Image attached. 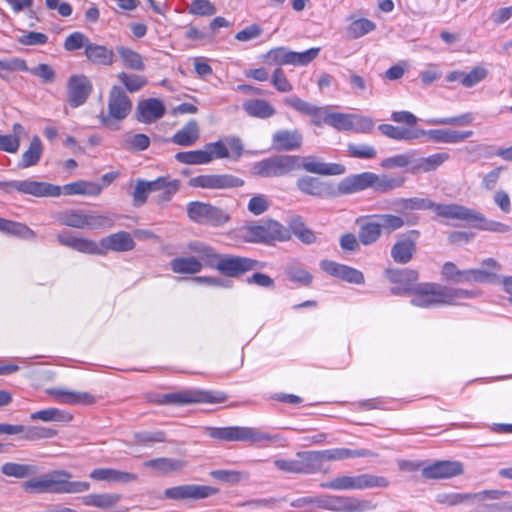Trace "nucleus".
Listing matches in <instances>:
<instances>
[{"label":"nucleus","mask_w":512,"mask_h":512,"mask_svg":"<svg viewBox=\"0 0 512 512\" xmlns=\"http://www.w3.org/2000/svg\"><path fill=\"white\" fill-rule=\"evenodd\" d=\"M187 247L190 252L200 256L205 266L217 269L226 277L239 278L247 272L264 267V263L252 258L218 254L214 248L200 241H192Z\"/></svg>","instance_id":"f257e3e1"},{"label":"nucleus","mask_w":512,"mask_h":512,"mask_svg":"<svg viewBox=\"0 0 512 512\" xmlns=\"http://www.w3.org/2000/svg\"><path fill=\"white\" fill-rule=\"evenodd\" d=\"M27 492L52 494H78L87 492L90 483L73 481L72 474L64 469L53 470L23 483Z\"/></svg>","instance_id":"f03ea898"},{"label":"nucleus","mask_w":512,"mask_h":512,"mask_svg":"<svg viewBox=\"0 0 512 512\" xmlns=\"http://www.w3.org/2000/svg\"><path fill=\"white\" fill-rule=\"evenodd\" d=\"M411 303L414 306L429 308L439 305H456L461 299L472 298L475 293L443 286L437 283H419L412 290Z\"/></svg>","instance_id":"7ed1b4c3"},{"label":"nucleus","mask_w":512,"mask_h":512,"mask_svg":"<svg viewBox=\"0 0 512 512\" xmlns=\"http://www.w3.org/2000/svg\"><path fill=\"white\" fill-rule=\"evenodd\" d=\"M242 236L247 242L270 244L290 239V231L279 222L267 219L257 224L242 227Z\"/></svg>","instance_id":"20e7f679"},{"label":"nucleus","mask_w":512,"mask_h":512,"mask_svg":"<svg viewBox=\"0 0 512 512\" xmlns=\"http://www.w3.org/2000/svg\"><path fill=\"white\" fill-rule=\"evenodd\" d=\"M301 156L280 154L264 158L252 166V173L262 178L283 177L300 169Z\"/></svg>","instance_id":"39448f33"},{"label":"nucleus","mask_w":512,"mask_h":512,"mask_svg":"<svg viewBox=\"0 0 512 512\" xmlns=\"http://www.w3.org/2000/svg\"><path fill=\"white\" fill-rule=\"evenodd\" d=\"M320 486L324 489H331L336 491L365 490L373 488H386L389 486V481L383 476L364 473L354 476H338L331 479L330 481L321 483Z\"/></svg>","instance_id":"423d86ee"},{"label":"nucleus","mask_w":512,"mask_h":512,"mask_svg":"<svg viewBox=\"0 0 512 512\" xmlns=\"http://www.w3.org/2000/svg\"><path fill=\"white\" fill-rule=\"evenodd\" d=\"M58 221L61 225L77 228V229H101L111 228L113 219L108 215L98 214L95 212L84 213L79 210H68L58 215Z\"/></svg>","instance_id":"0eeeda50"},{"label":"nucleus","mask_w":512,"mask_h":512,"mask_svg":"<svg viewBox=\"0 0 512 512\" xmlns=\"http://www.w3.org/2000/svg\"><path fill=\"white\" fill-rule=\"evenodd\" d=\"M187 215L195 223L213 227L222 226L230 220L229 214L222 208L200 201L187 204Z\"/></svg>","instance_id":"6e6552de"},{"label":"nucleus","mask_w":512,"mask_h":512,"mask_svg":"<svg viewBox=\"0 0 512 512\" xmlns=\"http://www.w3.org/2000/svg\"><path fill=\"white\" fill-rule=\"evenodd\" d=\"M0 190L7 194L17 191L34 197H57L61 194L60 186L31 179L0 181Z\"/></svg>","instance_id":"1a4fd4ad"},{"label":"nucleus","mask_w":512,"mask_h":512,"mask_svg":"<svg viewBox=\"0 0 512 512\" xmlns=\"http://www.w3.org/2000/svg\"><path fill=\"white\" fill-rule=\"evenodd\" d=\"M320 48H310L303 52H294L286 47H277L269 50L264 56V60L273 65L284 66H306L319 55Z\"/></svg>","instance_id":"9d476101"},{"label":"nucleus","mask_w":512,"mask_h":512,"mask_svg":"<svg viewBox=\"0 0 512 512\" xmlns=\"http://www.w3.org/2000/svg\"><path fill=\"white\" fill-rule=\"evenodd\" d=\"M374 508L375 505L371 501L354 496H320V509L335 512H364Z\"/></svg>","instance_id":"9b49d317"},{"label":"nucleus","mask_w":512,"mask_h":512,"mask_svg":"<svg viewBox=\"0 0 512 512\" xmlns=\"http://www.w3.org/2000/svg\"><path fill=\"white\" fill-rule=\"evenodd\" d=\"M164 402L169 404L222 403L227 399L220 391L188 389L164 395Z\"/></svg>","instance_id":"f8f14e48"},{"label":"nucleus","mask_w":512,"mask_h":512,"mask_svg":"<svg viewBox=\"0 0 512 512\" xmlns=\"http://www.w3.org/2000/svg\"><path fill=\"white\" fill-rule=\"evenodd\" d=\"M244 183L243 179L232 174H202L190 178L188 186L207 190H226L242 187Z\"/></svg>","instance_id":"ddd939ff"},{"label":"nucleus","mask_w":512,"mask_h":512,"mask_svg":"<svg viewBox=\"0 0 512 512\" xmlns=\"http://www.w3.org/2000/svg\"><path fill=\"white\" fill-rule=\"evenodd\" d=\"M244 151L242 140L237 136H228L216 142L207 143L205 152L211 157V162L215 159L230 158L238 160Z\"/></svg>","instance_id":"4468645a"},{"label":"nucleus","mask_w":512,"mask_h":512,"mask_svg":"<svg viewBox=\"0 0 512 512\" xmlns=\"http://www.w3.org/2000/svg\"><path fill=\"white\" fill-rule=\"evenodd\" d=\"M219 492L217 488L207 485L185 484L164 490V497L170 500H198L216 495Z\"/></svg>","instance_id":"2eb2a0df"},{"label":"nucleus","mask_w":512,"mask_h":512,"mask_svg":"<svg viewBox=\"0 0 512 512\" xmlns=\"http://www.w3.org/2000/svg\"><path fill=\"white\" fill-rule=\"evenodd\" d=\"M132 110V102L126 92L119 86H113L108 97L107 117L102 118V123L106 124L109 118L115 120H124Z\"/></svg>","instance_id":"dca6fc26"},{"label":"nucleus","mask_w":512,"mask_h":512,"mask_svg":"<svg viewBox=\"0 0 512 512\" xmlns=\"http://www.w3.org/2000/svg\"><path fill=\"white\" fill-rule=\"evenodd\" d=\"M93 89L90 79L83 74L69 77L67 82L68 102L71 107H79L88 99Z\"/></svg>","instance_id":"f3484780"},{"label":"nucleus","mask_w":512,"mask_h":512,"mask_svg":"<svg viewBox=\"0 0 512 512\" xmlns=\"http://www.w3.org/2000/svg\"><path fill=\"white\" fill-rule=\"evenodd\" d=\"M56 402L67 405L90 406L96 403V397L88 392L74 391L66 388L54 387L46 390Z\"/></svg>","instance_id":"a211bd4d"},{"label":"nucleus","mask_w":512,"mask_h":512,"mask_svg":"<svg viewBox=\"0 0 512 512\" xmlns=\"http://www.w3.org/2000/svg\"><path fill=\"white\" fill-rule=\"evenodd\" d=\"M283 440L280 434L270 433L262 428L240 426L239 441L250 442L259 447H269Z\"/></svg>","instance_id":"6ab92c4d"},{"label":"nucleus","mask_w":512,"mask_h":512,"mask_svg":"<svg viewBox=\"0 0 512 512\" xmlns=\"http://www.w3.org/2000/svg\"><path fill=\"white\" fill-rule=\"evenodd\" d=\"M57 240L61 245L72 248L81 253L104 255V249L101 248V241L97 243L87 238L76 237L67 231L59 233L57 235Z\"/></svg>","instance_id":"aec40b11"},{"label":"nucleus","mask_w":512,"mask_h":512,"mask_svg":"<svg viewBox=\"0 0 512 512\" xmlns=\"http://www.w3.org/2000/svg\"><path fill=\"white\" fill-rule=\"evenodd\" d=\"M386 277L390 282L399 284L400 286L393 287L391 293L394 295H401L411 293L414 288V283L418 280V272L412 269H388L386 270Z\"/></svg>","instance_id":"412c9836"},{"label":"nucleus","mask_w":512,"mask_h":512,"mask_svg":"<svg viewBox=\"0 0 512 512\" xmlns=\"http://www.w3.org/2000/svg\"><path fill=\"white\" fill-rule=\"evenodd\" d=\"M463 473V465L459 461H436L422 469L425 479H447Z\"/></svg>","instance_id":"4be33fe9"},{"label":"nucleus","mask_w":512,"mask_h":512,"mask_svg":"<svg viewBox=\"0 0 512 512\" xmlns=\"http://www.w3.org/2000/svg\"><path fill=\"white\" fill-rule=\"evenodd\" d=\"M320 267L327 274L337 277L349 283L363 284L364 275L361 271L330 260H323Z\"/></svg>","instance_id":"5701e85b"},{"label":"nucleus","mask_w":512,"mask_h":512,"mask_svg":"<svg viewBox=\"0 0 512 512\" xmlns=\"http://www.w3.org/2000/svg\"><path fill=\"white\" fill-rule=\"evenodd\" d=\"M430 210H433L439 217L446 219H456L471 222V219H479L476 210L467 208L459 204H437L432 201Z\"/></svg>","instance_id":"b1692460"},{"label":"nucleus","mask_w":512,"mask_h":512,"mask_svg":"<svg viewBox=\"0 0 512 512\" xmlns=\"http://www.w3.org/2000/svg\"><path fill=\"white\" fill-rule=\"evenodd\" d=\"M166 108L163 102L157 98H149L140 101L136 107V117L139 122L150 124L165 115Z\"/></svg>","instance_id":"393cba45"},{"label":"nucleus","mask_w":512,"mask_h":512,"mask_svg":"<svg viewBox=\"0 0 512 512\" xmlns=\"http://www.w3.org/2000/svg\"><path fill=\"white\" fill-rule=\"evenodd\" d=\"M375 179L373 172H363L360 174L350 175L341 180L338 185L340 194L348 195L372 188Z\"/></svg>","instance_id":"a878e982"},{"label":"nucleus","mask_w":512,"mask_h":512,"mask_svg":"<svg viewBox=\"0 0 512 512\" xmlns=\"http://www.w3.org/2000/svg\"><path fill=\"white\" fill-rule=\"evenodd\" d=\"M89 477L95 481H105L108 483L126 484L137 480L135 473L121 471L113 468H96L92 470Z\"/></svg>","instance_id":"bb28decb"},{"label":"nucleus","mask_w":512,"mask_h":512,"mask_svg":"<svg viewBox=\"0 0 512 512\" xmlns=\"http://www.w3.org/2000/svg\"><path fill=\"white\" fill-rule=\"evenodd\" d=\"M302 135L297 130H279L273 134L272 146L277 151H293L302 145Z\"/></svg>","instance_id":"cd10ccee"},{"label":"nucleus","mask_w":512,"mask_h":512,"mask_svg":"<svg viewBox=\"0 0 512 512\" xmlns=\"http://www.w3.org/2000/svg\"><path fill=\"white\" fill-rule=\"evenodd\" d=\"M300 168L320 175H341L345 172V168L341 164L320 162L312 156L301 157Z\"/></svg>","instance_id":"c85d7f7f"},{"label":"nucleus","mask_w":512,"mask_h":512,"mask_svg":"<svg viewBox=\"0 0 512 512\" xmlns=\"http://www.w3.org/2000/svg\"><path fill=\"white\" fill-rule=\"evenodd\" d=\"M101 248L104 249V254L108 250L117 252H126L134 249L135 242L128 232H118L102 238Z\"/></svg>","instance_id":"c756f323"},{"label":"nucleus","mask_w":512,"mask_h":512,"mask_svg":"<svg viewBox=\"0 0 512 512\" xmlns=\"http://www.w3.org/2000/svg\"><path fill=\"white\" fill-rule=\"evenodd\" d=\"M84 55L89 62L95 65L111 66L115 62V54L112 49L91 41L86 47Z\"/></svg>","instance_id":"7c9ffc66"},{"label":"nucleus","mask_w":512,"mask_h":512,"mask_svg":"<svg viewBox=\"0 0 512 512\" xmlns=\"http://www.w3.org/2000/svg\"><path fill=\"white\" fill-rule=\"evenodd\" d=\"M472 130L457 131L451 129H432L426 131V134L436 143L456 144L465 141L473 135Z\"/></svg>","instance_id":"2f4dec72"},{"label":"nucleus","mask_w":512,"mask_h":512,"mask_svg":"<svg viewBox=\"0 0 512 512\" xmlns=\"http://www.w3.org/2000/svg\"><path fill=\"white\" fill-rule=\"evenodd\" d=\"M378 130L384 136L396 141H411L426 134V130H412L391 124H381L378 126Z\"/></svg>","instance_id":"473e14b6"},{"label":"nucleus","mask_w":512,"mask_h":512,"mask_svg":"<svg viewBox=\"0 0 512 512\" xmlns=\"http://www.w3.org/2000/svg\"><path fill=\"white\" fill-rule=\"evenodd\" d=\"M297 188L311 196L325 197L332 193L331 188L325 183L321 182L318 178L303 176L297 180Z\"/></svg>","instance_id":"72a5a7b5"},{"label":"nucleus","mask_w":512,"mask_h":512,"mask_svg":"<svg viewBox=\"0 0 512 512\" xmlns=\"http://www.w3.org/2000/svg\"><path fill=\"white\" fill-rule=\"evenodd\" d=\"M300 474H313L321 470L323 459L320 451L298 452Z\"/></svg>","instance_id":"f704fd0d"},{"label":"nucleus","mask_w":512,"mask_h":512,"mask_svg":"<svg viewBox=\"0 0 512 512\" xmlns=\"http://www.w3.org/2000/svg\"><path fill=\"white\" fill-rule=\"evenodd\" d=\"M450 159V155L446 152H438L428 157H422L414 161L411 172L412 173H427L436 170L447 160Z\"/></svg>","instance_id":"c9c22d12"},{"label":"nucleus","mask_w":512,"mask_h":512,"mask_svg":"<svg viewBox=\"0 0 512 512\" xmlns=\"http://www.w3.org/2000/svg\"><path fill=\"white\" fill-rule=\"evenodd\" d=\"M203 266L205 264L199 255L198 258L192 256L177 257L170 262L171 270L177 274H196L202 270Z\"/></svg>","instance_id":"e433bc0d"},{"label":"nucleus","mask_w":512,"mask_h":512,"mask_svg":"<svg viewBox=\"0 0 512 512\" xmlns=\"http://www.w3.org/2000/svg\"><path fill=\"white\" fill-rule=\"evenodd\" d=\"M121 500V495L116 493H92L81 498L82 504L100 509H110Z\"/></svg>","instance_id":"4c0bfd02"},{"label":"nucleus","mask_w":512,"mask_h":512,"mask_svg":"<svg viewBox=\"0 0 512 512\" xmlns=\"http://www.w3.org/2000/svg\"><path fill=\"white\" fill-rule=\"evenodd\" d=\"M323 459V463L325 461H340L349 458H357V457H372L375 456L373 452L367 449H348V448H334L320 451Z\"/></svg>","instance_id":"58836bf2"},{"label":"nucleus","mask_w":512,"mask_h":512,"mask_svg":"<svg viewBox=\"0 0 512 512\" xmlns=\"http://www.w3.org/2000/svg\"><path fill=\"white\" fill-rule=\"evenodd\" d=\"M243 109L250 117L267 119L272 117L276 110L266 100L263 99H249L243 103Z\"/></svg>","instance_id":"ea45409f"},{"label":"nucleus","mask_w":512,"mask_h":512,"mask_svg":"<svg viewBox=\"0 0 512 512\" xmlns=\"http://www.w3.org/2000/svg\"><path fill=\"white\" fill-rule=\"evenodd\" d=\"M145 467L155 469L156 471L168 474L171 472L180 471L187 466V461L182 459L161 457L148 460L143 464Z\"/></svg>","instance_id":"a19ab883"},{"label":"nucleus","mask_w":512,"mask_h":512,"mask_svg":"<svg viewBox=\"0 0 512 512\" xmlns=\"http://www.w3.org/2000/svg\"><path fill=\"white\" fill-rule=\"evenodd\" d=\"M416 252V243L411 239L397 241L391 248V257L396 263L406 264Z\"/></svg>","instance_id":"79ce46f5"},{"label":"nucleus","mask_w":512,"mask_h":512,"mask_svg":"<svg viewBox=\"0 0 512 512\" xmlns=\"http://www.w3.org/2000/svg\"><path fill=\"white\" fill-rule=\"evenodd\" d=\"M356 222L360 225L358 232V239L360 243L367 246L377 242L382 234L381 224L379 222H362V219L360 218L357 219Z\"/></svg>","instance_id":"37998d69"},{"label":"nucleus","mask_w":512,"mask_h":512,"mask_svg":"<svg viewBox=\"0 0 512 512\" xmlns=\"http://www.w3.org/2000/svg\"><path fill=\"white\" fill-rule=\"evenodd\" d=\"M347 20L350 23L346 27V34L351 39H359L376 29V24L367 18H354V16H350Z\"/></svg>","instance_id":"c03bdc74"},{"label":"nucleus","mask_w":512,"mask_h":512,"mask_svg":"<svg viewBox=\"0 0 512 512\" xmlns=\"http://www.w3.org/2000/svg\"><path fill=\"white\" fill-rule=\"evenodd\" d=\"M199 139V126L195 120L189 121L182 129L177 131L172 142L179 146H192Z\"/></svg>","instance_id":"a18cd8bd"},{"label":"nucleus","mask_w":512,"mask_h":512,"mask_svg":"<svg viewBox=\"0 0 512 512\" xmlns=\"http://www.w3.org/2000/svg\"><path fill=\"white\" fill-rule=\"evenodd\" d=\"M116 52L124 67L135 71H143L145 69L144 59L137 51L123 45H118Z\"/></svg>","instance_id":"49530a36"},{"label":"nucleus","mask_w":512,"mask_h":512,"mask_svg":"<svg viewBox=\"0 0 512 512\" xmlns=\"http://www.w3.org/2000/svg\"><path fill=\"white\" fill-rule=\"evenodd\" d=\"M0 232L26 240H32L36 237L35 232L27 225L5 218H0Z\"/></svg>","instance_id":"de8ad7c7"},{"label":"nucleus","mask_w":512,"mask_h":512,"mask_svg":"<svg viewBox=\"0 0 512 512\" xmlns=\"http://www.w3.org/2000/svg\"><path fill=\"white\" fill-rule=\"evenodd\" d=\"M42 153L43 145L40 138L36 135L32 138L28 149L22 154L18 167L25 169L35 166L40 161Z\"/></svg>","instance_id":"09e8293b"},{"label":"nucleus","mask_w":512,"mask_h":512,"mask_svg":"<svg viewBox=\"0 0 512 512\" xmlns=\"http://www.w3.org/2000/svg\"><path fill=\"white\" fill-rule=\"evenodd\" d=\"M12 134L2 135L0 134V150L7 153H16L20 147V139L26 135L24 127L15 123L12 128Z\"/></svg>","instance_id":"8fccbe9b"},{"label":"nucleus","mask_w":512,"mask_h":512,"mask_svg":"<svg viewBox=\"0 0 512 512\" xmlns=\"http://www.w3.org/2000/svg\"><path fill=\"white\" fill-rule=\"evenodd\" d=\"M30 419L43 422H70L73 419V415L67 411L51 407L31 413Z\"/></svg>","instance_id":"3c124183"},{"label":"nucleus","mask_w":512,"mask_h":512,"mask_svg":"<svg viewBox=\"0 0 512 512\" xmlns=\"http://www.w3.org/2000/svg\"><path fill=\"white\" fill-rule=\"evenodd\" d=\"M394 209L399 212H407L414 210H430L432 201L428 198H397L393 201Z\"/></svg>","instance_id":"603ef678"},{"label":"nucleus","mask_w":512,"mask_h":512,"mask_svg":"<svg viewBox=\"0 0 512 512\" xmlns=\"http://www.w3.org/2000/svg\"><path fill=\"white\" fill-rule=\"evenodd\" d=\"M1 472L8 477L23 479L36 474L37 468L34 465L7 462L1 466Z\"/></svg>","instance_id":"864d4df0"},{"label":"nucleus","mask_w":512,"mask_h":512,"mask_svg":"<svg viewBox=\"0 0 512 512\" xmlns=\"http://www.w3.org/2000/svg\"><path fill=\"white\" fill-rule=\"evenodd\" d=\"M351 119V113L326 112L323 117V122L338 131H351Z\"/></svg>","instance_id":"5fc2aeb1"},{"label":"nucleus","mask_w":512,"mask_h":512,"mask_svg":"<svg viewBox=\"0 0 512 512\" xmlns=\"http://www.w3.org/2000/svg\"><path fill=\"white\" fill-rule=\"evenodd\" d=\"M374 177L372 188L380 194H386L394 189L400 188L405 181L404 178L389 177L385 174L377 175L374 173Z\"/></svg>","instance_id":"6e6d98bb"},{"label":"nucleus","mask_w":512,"mask_h":512,"mask_svg":"<svg viewBox=\"0 0 512 512\" xmlns=\"http://www.w3.org/2000/svg\"><path fill=\"white\" fill-rule=\"evenodd\" d=\"M495 274L486 269H469L461 272V278L457 279V283H488L492 282Z\"/></svg>","instance_id":"4d7b16f0"},{"label":"nucleus","mask_w":512,"mask_h":512,"mask_svg":"<svg viewBox=\"0 0 512 512\" xmlns=\"http://www.w3.org/2000/svg\"><path fill=\"white\" fill-rule=\"evenodd\" d=\"M205 433L213 439L232 442L239 441L240 426L231 427H206Z\"/></svg>","instance_id":"13d9d810"},{"label":"nucleus","mask_w":512,"mask_h":512,"mask_svg":"<svg viewBox=\"0 0 512 512\" xmlns=\"http://www.w3.org/2000/svg\"><path fill=\"white\" fill-rule=\"evenodd\" d=\"M175 159L180 163L188 165H204L211 163V157L205 152V149L178 152L175 155Z\"/></svg>","instance_id":"bf43d9fd"},{"label":"nucleus","mask_w":512,"mask_h":512,"mask_svg":"<svg viewBox=\"0 0 512 512\" xmlns=\"http://www.w3.org/2000/svg\"><path fill=\"white\" fill-rule=\"evenodd\" d=\"M476 215L479 217V219H471L470 223H476L475 227L478 229L497 233H506L510 231V227L507 224L488 220L482 213L478 211H476Z\"/></svg>","instance_id":"052dcab7"},{"label":"nucleus","mask_w":512,"mask_h":512,"mask_svg":"<svg viewBox=\"0 0 512 512\" xmlns=\"http://www.w3.org/2000/svg\"><path fill=\"white\" fill-rule=\"evenodd\" d=\"M22 438L27 441H38L41 439L53 438L57 435L55 429L43 426L25 427Z\"/></svg>","instance_id":"680f3d73"},{"label":"nucleus","mask_w":512,"mask_h":512,"mask_svg":"<svg viewBox=\"0 0 512 512\" xmlns=\"http://www.w3.org/2000/svg\"><path fill=\"white\" fill-rule=\"evenodd\" d=\"M285 103L295 110L309 115L311 117H318L322 113V108L312 105L297 96L289 97L285 100Z\"/></svg>","instance_id":"e2e57ef3"},{"label":"nucleus","mask_w":512,"mask_h":512,"mask_svg":"<svg viewBox=\"0 0 512 512\" xmlns=\"http://www.w3.org/2000/svg\"><path fill=\"white\" fill-rule=\"evenodd\" d=\"M488 76V70L482 65H477L471 69L470 72L464 73L461 78V84L465 88H471L479 84Z\"/></svg>","instance_id":"0e129e2a"},{"label":"nucleus","mask_w":512,"mask_h":512,"mask_svg":"<svg viewBox=\"0 0 512 512\" xmlns=\"http://www.w3.org/2000/svg\"><path fill=\"white\" fill-rule=\"evenodd\" d=\"M89 43L90 39L84 33L75 31L66 37L63 46L64 49L69 52H73L81 48H84L85 51Z\"/></svg>","instance_id":"69168bd1"},{"label":"nucleus","mask_w":512,"mask_h":512,"mask_svg":"<svg viewBox=\"0 0 512 512\" xmlns=\"http://www.w3.org/2000/svg\"><path fill=\"white\" fill-rule=\"evenodd\" d=\"M472 501L471 493H440L436 502L447 506H456Z\"/></svg>","instance_id":"338daca9"},{"label":"nucleus","mask_w":512,"mask_h":512,"mask_svg":"<svg viewBox=\"0 0 512 512\" xmlns=\"http://www.w3.org/2000/svg\"><path fill=\"white\" fill-rule=\"evenodd\" d=\"M117 78L125 88L132 93L139 91L147 83V80L143 76L128 74L126 72H120Z\"/></svg>","instance_id":"774afa93"}]
</instances>
